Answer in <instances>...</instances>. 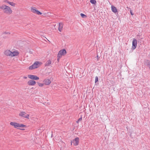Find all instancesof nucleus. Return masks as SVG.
I'll list each match as a JSON object with an SVG mask.
<instances>
[{
	"label": "nucleus",
	"instance_id": "obj_1",
	"mask_svg": "<svg viewBox=\"0 0 150 150\" xmlns=\"http://www.w3.org/2000/svg\"><path fill=\"white\" fill-rule=\"evenodd\" d=\"M0 8L3 10L4 13L8 14H10L12 13V10L10 8L5 4H3L1 6Z\"/></svg>",
	"mask_w": 150,
	"mask_h": 150
},
{
	"label": "nucleus",
	"instance_id": "obj_2",
	"mask_svg": "<svg viewBox=\"0 0 150 150\" xmlns=\"http://www.w3.org/2000/svg\"><path fill=\"white\" fill-rule=\"evenodd\" d=\"M79 138L78 137L74 139L71 141V145H72L73 144L75 146L78 145L79 144Z\"/></svg>",
	"mask_w": 150,
	"mask_h": 150
},
{
	"label": "nucleus",
	"instance_id": "obj_3",
	"mask_svg": "<svg viewBox=\"0 0 150 150\" xmlns=\"http://www.w3.org/2000/svg\"><path fill=\"white\" fill-rule=\"evenodd\" d=\"M19 115L25 118L29 119V115L26 113L24 112H21L19 114Z\"/></svg>",
	"mask_w": 150,
	"mask_h": 150
},
{
	"label": "nucleus",
	"instance_id": "obj_4",
	"mask_svg": "<svg viewBox=\"0 0 150 150\" xmlns=\"http://www.w3.org/2000/svg\"><path fill=\"white\" fill-rule=\"evenodd\" d=\"M137 40L135 39L134 38L132 43V50H134L136 48L137 46Z\"/></svg>",
	"mask_w": 150,
	"mask_h": 150
},
{
	"label": "nucleus",
	"instance_id": "obj_5",
	"mask_svg": "<svg viewBox=\"0 0 150 150\" xmlns=\"http://www.w3.org/2000/svg\"><path fill=\"white\" fill-rule=\"evenodd\" d=\"M28 77L29 78L34 80H39V78L38 77L34 75H28Z\"/></svg>",
	"mask_w": 150,
	"mask_h": 150
},
{
	"label": "nucleus",
	"instance_id": "obj_6",
	"mask_svg": "<svg viewBox=\"0 0 150 150\" xmlns=\"http://www.w3.org/2000/svg\"><path fill=\"white\" fill-rule=\"evenodd\" d=\"M36 83L35 81L31 80H29L27 83L30 86H33Z\"/></svg>",
	"mask_w": 150,
	"mask_h": 150
},
{
	"label": "nucleus",
	"instance_id": "obj_7",
	"mask_svg": "<svg viewBox=\"0 0 150 150\" xmlns=\"http://www.w3.org/2000/svg\"><path fill=\"white\" fill-rule=\"evenodd\" d=\"M43 82L44 83V84H45L46 85H48L50 83L51 81L49 79H46L44 80Z\"/></svg>",
	"mask_w": 150,
	"mask_h": 150
},
{
	"label": "nucleus",
	"instance_id": "obj_8",
	"mask_svg": "<svg viewBox=\"0 0 150 150\" xmlns=\"http://www.w3.org/2000/svg\"><path fill=\"white\" fill-rule=\"evenodd\" d=\"M59 52L62 55H64L67 53V52L65 49L60 50Z\"/></svg>",
	"mask_w": 150,
	"mask_h": 150
},
{
	"label": "nucleus",
	"instance_id": "obj_9",
	"mask_svg": "<svg viewBox=\"0 0 150 150\" xmlns=\"http://www.w3.org/2000/svg\"><path fill=\"white\" fill-rule=\"evenodd\" d=\"M11 52L9 50H7L4 52V54L7 56H11Z\"/></svg>",
	"mask_w": 150,
	"mask_h": 150
},
{
	"label": "nucleus",
	"instance_id": "obj_10",
	"mask_svg": "<svg viewBox=\"0 0 150 150\" xmlns=\"http://www.w3.org/2000/svg\"><path fill=\"white\" fill-rule=\"evenodd\" d=\"M42 64V63L39 61H35L32 65L31 66H38L41 65Z\"/></svg>",
	"mask_w": 150,
	"mask_h": 150
},
{
	"label": "nucleus",
	"instance_id": "obj_11",
	"mask_svg": "<svg viewBox=\"0 0 150 150\" xmlns=\"http://www.w3.org/2000/svg\"><path fill=\"white\" fill-rule=\"evenodd\" d=\"M4 2L8 4H9L13 6H15L16 4H15L13 3V2L9 1L7 0H4Z\"/></svg>",
	"mask_w": 150,
	"mask_h": 150
},
{
	"label": "nucleus",
	"instance_id": "obj_12",
	"mask_svg": "<svg viewBox=\"0 0 150 150\" xmlns=\"http://www.w3.org/2000/svg\"><path fill=\"white\" fill-rule=\"evenodd\" d=\"M19 54V53L17 51L11 52V57H13L17 56Z\"/></svg>",
	"mask_w": 150,
	"mask_h": 150
},
{
	"label": "nucleus",
	"instance_id": "obj_13",
	"mask_svg": "<svg viewBox=\"0 0 150 150\" xmlns=\"http://www.w3.org/2000/svg\"><path fill=\"white\" fill-rule=\"evenodd\" d=\"M63 27V24L60 23H59L58 30L60 32H61Z\"/></svg>",
	"mask_w": 150,
	"mask_h": 150
},
{
	"label": "nucleus",
	"instance_id": "obj_14",
	"mask_svg": "<svg viewBox=\"0 0 150 150\" xmlns=\"http://www.w3.org/2000/svg\"><path fill=\"white\" fill-rule=\"evenodd\" d=\"M111 10L114 13H116L117 12L116 8L113 6H111Z\"/></svg>",
	"mask_w": 150,
	"mask_h": 150
},
{
	"label": "nucleus",
	"instance_id": "obj_15",
	"mask_svg": "<svg viewBox=\"0 0 150 150\" xmlns=\"http://www.w3.org/2000/svg\"><path fill=\"white\" fill-rule=\"evenodd\" d=\"M144 64L145 66H150V61L147 60H145Z\"/></svg>",
	"mask_w": 150,
	"mask_h": 150
},
{
	"label": "nucleus",
	"instance_id": "obj_16",
	"mask_svg": "<svg viewBox=\"0 0 150 150\" xmlns=\"http://www.w3.org/2000/svg\"><path fill=\"white\" fill-rule=\"evenodd\" d=\"M39 66H29L28 68L29 70H33L38 67Z\"/></svg>",
	"mask_w": 150,
	"mask_h": 150
},
{
	"label": "nucleus",
	"instance_id": "obj_17",
	"mask_svg": "<svg viewBox=\"0 0 150 150\" xmlns=\"http://www.w3.org/2000/svg\"><path fill=\"white\" fill-rule=\"evenodd\" d=\"M35 7H31V11L34 13H36V12L37 9H36Z\"/></svg>",
	"mask_w": 150,
	"mask_h": 150
},
{
	"label": "nucleus",
	"instance_id": "obj_18",
	"mask_svg": "<svg viewBox=\"0 0 150 150\" xmlns=\"http://www.w3.org/2000/svg\"><path fill=\"white\" fill-rule=\"evenodd\" d=\"M62 55L60 54L58 52V54H57V60L58 62L59 61V60L62 57Z\"/></svg>",
	"mask_w": 150,
	"mask_h": 150
},
{
	"label": "nucleus",
	"instance_id": "obj_19",
	"mask_svg": "<svg viewBox=\"0 0 150 150\" xmlns=\"http://www.w3.org/2000/svg\"><path fill=\"white\" fill-rule=\"evenodd\" d=\"M51 61L50 60L47 61L45 64V66H48L50 64H51Z\"/></svg>",
	"mask_w": 150,
	"mask_h": 150
},
{
	"label": "nucleus",
	"instance_id": "obj_20",
	"mask_svg": "<svg viewBox=\"0 0 150 150\" xmlns=\"http://www.w3.org/2000/svg\"><path fill=\"white\" fill-rule=\"evenodd\" d=\"M90 2L92 4H95L96 3V0H90Z\"/></svg>",
	"mask_w": 150,
	"mask_h": 150
},
{
	"label": "nucleus",
	"instance_id": "obj_21",
	"mask_svg": "<svg viewBox=\"0 0 150 150\" xmlns=\"http://www.w3.org/2000/svg\"><path fill=\"white\" fill-rule=\"evenodd\" d=\"M16 122H11L10 123V125L12 126H13L14 127H15L16 126Z\"/></svg>",
	"mask_w": 150,
	"mask_h": 150
},
{
	"label": "nucleus",
	"instance_id": "obj_22",
	"mask_svg": "<svg viewBox=\"0 0 150 150\" xmlns=\"http://www.w3.org/2000/svg\"><path fill=\"white\" fill-rule=\"evenodd\" d=\"M26 125H25L22 124H20L19 127H26Z\"/></svg>",
	"mask_w": 150,
	"mask_h": 150
},
{
	"label": "nucleus",
	"instance_id": "obj_23",
	"mask_svg": "<svg viewBox=\"0 0 150 150\" xmlns=\"http://www.w3.org/2000/svg\"><path fill=\"white\" fill-rule=\"evenodd\" d=\"M80 15L83 18H85L87 17V16L83 13H81Z\"/></svg>",
	"mask_w": 150,
	"mask_h": 150
},
{
	"label": "nucleus",
	"instance_id": "obj_24",
	"mask_svg": "<svg viewBox=\"0 0 150 150\" xmlns=\"http://www.w3.org/2000/svg\"><path fill=\"white\" fill-rule=\"evenodd\" d=\"M37 83L38 84V86L40 87L43 86L44 84V83H41L38 82H37Z\"/></svg>",
	"mask_w": 150,
	"mask_h": 150
},
{
	"label": "nucleus",
	"instance_id": "obj_25",
	"mask_svg": "<svg viewBox=\"0 0 150 150\" xmlns=\"http://www.w3.org/2000/svg\"><path fill=\"white\" fill-rule=\"evenodd\" d=\"M20 124L16 122V126L15 128H18V127H19Z\"/></svg>",
	"mask_w": 150,
	"mask_h": 150
},
{
	"label": "nucleus",
	"instance_id": "obj_26",
	"mask_svg": "<svg viewBox=\"0 0 150 150\" xmlns=\"http://www.w3.org/2000/svg\"><path fill=\"white\" fill-rule=\"evenodd\" d=\"M98 81V77L97 76H96L95 77V83H96Z\"/></svg>",
	"mask_w": 150,
	"mask_h": 150
},
{
	"label": "nucleus",
	"instance_id": "obj_27",
	"mask_svg": "<svg viewBox=\"0 0 150 150\" xmlns=\"http://www.w3.org/2000/svg\"><path fill=\"white\" fill-rule=\"evenodd\" d=\"M36 11V13L37 14L40 15L42 14V13L41 12L38 11V10H37V11Z\"/></svg>",
	"mask_w": 150,
	"mask_h": 150
},
{
	"label": "nucleus",
	"instance_id": "obj_28",
	"mask_svg": "<svg viewBox=\"0 0 150 150\" xmlns=\"http://www.w3.org/2000/svg\"><path fill=\"white\" fill-rule=\"evenodd\" d=\"M82 120V117L81 116V117H80L78 119V121L79 122V121H81Z\"/></svg>",
	"mask_w": 150,
	"mask_h": 150
},
{
	"label": "nucleus",
	"instance_id": "obj_29",
	"mask_svg": "<svg viewBox=\"0 0 150 150\" xmlns=\"http://www.w3.org/2000/svg\"><path fill=\"white\" fill-rule=\"evenodd\" d=\"M130 13L131 15H134V13H132V12L131 11H130Z\"/></svg>",
	"mask_w": 150,
	"mask_h": 150
},
{
	"label": "nucleus",
	"instance_id": "obj_30",
	"mask_svg": "<svg viewBox=\"0 0 150 150\" xmlns=\"http://www.w3.org/2000/svg\"><path fill=\"white\" fill-rule=\"evenodd\" d=\"M19 129H20V130H25L23 128H18Z\"/></svg>",
	"mask_w": 150,
	"mask_h": 150
},
{
	"label": "nucleus",
	"instance_id": "obj_31",
	"mask_svg": "<svg viewBox=\"0 0 150 150\" xmlns=\"http://www.w3.org/2000/svg\"><path fill=\"white\" fill-rule=\"evenodd\" d=\"M70 65V63H69L68 62L67 63V64H66V65H68L69 66Z\"/></svg>",
	"mask_w": 150,
	"mask_h": 150
},
{
	"label": "nucleus",
	"instance_id": "obj_32",
	"mask_svg": "<svg viewBox=\"0 0 150 150\" xmlns=\"http://www.w3.org/2000/svg\"><path fill=\"white\" fill-rule=\"evenodd\" d=\"M4 33H5V34H10V33L9 32H5Z\"/></svg>",
	"mask_w": 150,
	"mask_h": 150
},
{
	"label": "nucleus",
	"instance_id": "obj_33",
	"mask_svg": "<svg viewBox=\"0 0 150 150\" xmlns=\"http://www.w3.org/2000/svg\"><path fill=\"white\" fill-rule=\"evenodd\" d=\"M97 60H98V59L100 58V57H98V55H97Z\"/></svg>",
	"mask_w": 150,
	"mask_h": 150
},
{
	"label": "nucleus",
	"instance_id": "obj_34",
	"mask_svg": "<svg viewBox=\"0 0 150 150\" xmlns=\"http://www.w3.org/2000/svg\"><path fill=\"white\" fill-rule=\"evenodd\" d=\"M23 78H24V79H26L27 78V77H26V76H24Z\"/></svg>",
	"mask_w": 150,
	"mask_h": 150
},
{
	"label": "nucleus",
	"instance_id": "obj_35",
	"mask_svg": "<svg viewBox=\"0 0 150 150\" xmlns=\"http://www.w3.org/2000/svg\"><path fill=\"white\" fill-rule=\"evenodd\" d=\"M29 52L30 54H32V51H30Z\"/></svg>",
	"mask_w": 150,
	"mask_h": 150
},
{
	"label": "nucleus",
	"instance_id": "obj_36",
	"mask_svg": "<svg viewBox=\"0 0 150 150\" xmlns=\"http://www.w3.org/2000/svg\"><path fill=\"white\" fill-rule=\"evenodd\" d=\"M79 121H78V120H77L76 121V122L77 123H78L79 122Z\"/></svg>",
	"mask_w": 150,
	"mask_h": 150
},
{
	"label": "nucleus",
	"instance_id": "obj_37",
	"mask_svg": "<svg viewBox=\"0 0 150 150\" xmlns=\"http://www.w3.org/2000/svg\"><path fill=\"white\" fill-rule=\"evenodd\" d=\"M149 69H150V66H149Z\"/></svg>",
	"mask_w": 150,
	"mask_h": 150
}]
</instances>
